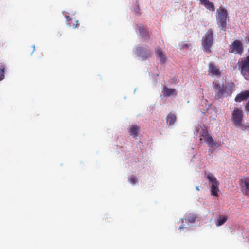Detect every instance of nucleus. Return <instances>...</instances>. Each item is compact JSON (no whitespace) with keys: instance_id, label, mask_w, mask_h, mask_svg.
<instances>
[{"instance_id":"7","label":"nucleus","mask_w":249,"mask_h":249,"mask_svg":"<svg viewBox=\"0 0 249 249\" xmlns=\"http://www.w3.org/2000/svg\"><path fill=\"white\" fill-rule=\"evenodd\" d=\"M240 185L243 194L249 196V176L239 180Z\"/></svg>"},{"instance_id":"5","label":"nucleus","mask_w":249,"mask_h":249,"mask_svg":"<svg viewBox=\"0 0 249 249\" xmlns=\"http://www.w3.org/2000/svg\"><path fill=\"white\" fill-rule=\"evenodd\" d=\"M243 116V111L241 109L237 108H234L232 113V119L233 124L236 127H243L242 124Z\"/></svg>"},{"instance_id":"27","label":"nucleus","mask_w":249,"mask_h":249,"mask_svg":"<svg viewBox=\"0 0 249 249\" xmlns=\"http://www.w3.org/2000/svg\"><path fill=\"white\" fill-rule=\"evenodd\" d=\"M196 190H197V191H199V187H198V186H196Z\"/></svg>"},{"instance_id":"17","label":"nucleus","mask_w":249,"mask_h":249,"mask_svg":"<svg viewBox=\"0 0 249 249\" xmlns=\"http://www.w3.org/2000/svg\"><path fill=\"white\" fill-rule=\"evenodd\" d=\"M140 129L139 127L137 125H132L129 130L130 135H133V137H136L138 135V132Z\"/></svg>"},{"instance_id":"8","label":"nucleus","mask_w":249,"mask_h":249,"mask_svg":"<svg viewBox=\"0 0 249 249\" xmlns=\"http://www.w3.org/2000/svg\"><path fill=\"white\" fill-rule=\"evenodd\" d=\"M205 142L211 148H217L220 146V144L214 141L213 138L208 134L203 135Z\"/></svg>"},{"instance_id":"14","label":"nucleus","mask_w":249,"mask_h":249,"mask_svg":"<svg viewBox=\"0 0 249 249\" xmlns=\"http://www.w3.org/2000/svg\"><path fill=\"white\" fill-rule=\"evenodd\" d=\"M209 71L214 75H220V72L217 67L212 63L209 64Z\"/></svg>"},{"instance_id":"13","label":"nucleus","mask_w":249,"mask_h":249,"mask_svg":"<svg viewBox=\"0 0 249 249\" xmlns=\"http://www.w3.org/2000/svg\"><path fill=\"white\" fill-rule=\"evenodd\" d=\"M138 31L141 36L145 40L149 39L150 35L149 33L146 30L143 25H140L138 27Z\"/></svg>"},{"instance_id":"28","label":"nucleus","mask_w":249,"mask_h":249,"mask_svg":"<svg viewBox=\"0 0 249 249\" xmlns=\"http://www.w3.org/2000/svg\"><path fill=\"white\" fill-rule=\"evenodd\" d=\"M245 128L246 129H249V125H247V126H245Z\"/></svg>"},{"instance_id":"19","label":"nucleus","mask_w":249,"mask_h":249,"mask_svg":"<svg viewBox=\"0 0 249 249\" xmlns=\"http://www.w3.org/2000/svg\"><path fill=\"white\" fill-rule=\"evenodd\" d=\"M5 66L1 65L0 66V81L4 78Z\"/></svg>"},{"instance_id":"24","label":"nucleus","mask_w":249,"mask_h":249,"mask_svg":"<svg viewBox=\"0 0 249 249\" xmlns=\"http://www.w3.org/2000/svg\"><path fill=\"white\" fill-rule=\"evenodd\" d=\"M66 21L67 22H69L70 21H72V18H70L69 16H66Z\"/></svg>"},{"instance_id":"25","label":"nucleus","mask_w":249,"mask_h":249,"mask_svg":"<svg viewBox=\"0 0 249 249\" xmlns=\"http://www.w3.org/2000/svg\"><path fill=\"white\" fill-rule=\"evenodd\" d=\"M190 46V45H188V44H183V45H182V47L183 48H185V47H188V46Z\"/></svg>"},{"instance_id":"26","label":"nucleus","mask_w":249,"mask_h":249,"mask_svg":"<svg viewBox=\"0 0 249 249\" xmlns=\"http://www.w3.org/2000/svg\"><path fill=\"white\" fill-rule=\"evenodd\" d=\"M184 228V226H182V225H181L180 227H179V229H183Z\"/></svg>"},{"instance_id":"4","label":"nucleus","mask_w":249,"mask_h":249,"mask_svg":"<svg viewBox=\"0 0 249 249\" xmlns=\"http://www.w3.org/2000/svg\"><path fill=\"white\" fill-rule=\"evenodd\" d=\"M207 179L211 184V195L218 197V192L219 191V182L216 178L211 173H205Z\"/></svg>"},{"instance_id":"1","label":"nucleus","mask_w":249,"mask_h":249,"mask_svg":"<svg viewBox=\"0 0 249 249\" xmlns=\"http://www.w3.org/2000/svg\"><path fill=\"white\" fill-rule=\"evenodd\" d=\"M213 87L216 91L215 98L219 99L222 97L231 96L234 89L235 85L231 81H227L222 86L218 83H215Z\"/></svg>"},{"instance_id":"6","label":"nucleus","mask_w":249,"mask_h":249,"mask_svg":"<svg viewBox=\"0 0 249 249\" xmlns=\"http://www.w3.org/2000/svg\"><path fill=\"white\" fill-rule=\"evenodd\" d=\"M229 52L235 54L241 55L243 52L242 43L239 40L234 41L230 46Z\"/></svg>"},{"instance_id":"23","label":"nucleus","mask_w":249,"mask_h":249,"mask_svg":"<svg viewBox=\"0 0 249 249\" xmlns=\"http://www.w3.org/2000/svg\"><path fill=\"white\" fill-rule=\"evenodd\" d=\"M245 110L249 112V101L246 103L245 106Z\"/></svg>"},{"instance_id":"22","label":"nucleus","mask_w":249,"mask_h":249,"mask_svg":"<svg viewBox=\"0 0 249 249\" xmlns=\"http://www.w3.org/2000/svg\"><path fill=\"white\" fill-rule=\"evenodd\" d=\"M76 23L75 24H73V25H72V26L73 27V28H76L78 26V25H79L78 21V20H77V21H76ZM68 24H69V25L70 26H72V25H71V23H70V22H69V23H68Z\"/></svg>"},{"instance_id":"12","label":"nucleus","mask_w":249,"mask_h":249,"mask_svg":"<svg viewBox=\"0 0 249 249\" xmlns=\"http://www.w3.org/2000/svg\"><path fill=\"white\" fill-rule=\"evenodd\" d=\"M162 93L164 97H169L172 95H176V92L175 89H170L166 86H164Z\"/></svg>"},{"instance_id":"11","label":"nucleus","mask_w":249,"mask_h":249,"mask_svg":"<svg viewBox=\"0 0 249 249\" xmlns=\"http://www.w3.org/2000/svg\"><path fill=\"white\" fill-rule=\"evenodd\" d=\"M201 4H202L207 9L211 11H214L215 7L213 3L210 2L209 0H199Z\"/></svg>"},{"instance_id":"16","label":"nucleus","mask_w":249,"mask_h":249,"mask_svg":"<svg viewBox=\"0 0 249 249\" xmlns=\"http://www.w3.org/2000/svg\"><path fill=\"white\" fill-rule=\"evenodd\" d=\"M228 217L226 215H220L216 222V226H220L224 224L227 220Z\"/></svg>"},{"instance_id":"20","label":"nucleus","mask_w":249,"mask_h":249,"mask_svg":"<svg viewBox=\"0 0 249 249\" xmlns=\"http://www.w3.org/2000/svg\"><path fill=\"white\" fill-rule=\"evenodd\" d=\"M197 216L193 214H189L187 217V220L188 222L193 223H194L196 221V218Z\"/></svg>"},{"instance_id":"9","label":"nucleus","mask_w":249,"mask_h":249,"mask_svg":"<svg viewBox=\"0 0 249 249\" xmlns=\"http://www.w3.org/2000/svg\"><path fill=\"white\" fill-rule=\"evenodd\" d=\"M137 53L138 56L147 58L151 55V51L143 47H138L136 49Z\"/></svg>"},{"instance_id":"10","label":"nucleus","mask_w":249,"mask_h":249,"mask_svg":"<svg viewBox=\"0 0 249 249\" xmlns=\"http://www.w3.org/2000/svg\"><path fill=\"white\" fill-rule=\"evenodd\" d=\"M249 98V90H245L238 94L235 98V101L237 102L246 100Z\"/></svg>"},{"instance_id":"18","label":"nucleus","mask_w":249,"mask_h":249,"mask_svg":"<svg viewBox=\"0 0 249 249\" xmlns=\"http://www.w3.org/2000/svg\"><path fill=\"white\" fill-rule=\"evenodd\" d=\"M166 120L169 124H174L176 120V116L174 114L170 113L168 115Z\"/></svg>"},{"instance_id":"15","label":"nucleus","mask_w":249,"mask_h":249,"mask_svg":"<svg viewBox=\"0 0 249 249\" xmlns=\"http://www.w3.org/2000/svg\"><path fill=\"white\" fill-rule=\"evenodd\" d=\"M156 55L160 58L161 63L164 64L166 61V57L165 56L163 52L160 49L158 48L155 52Z\"/></svg>"},{"instance_id":"3","label":"nucleus","mask_w":249,"mask_h":249,"mask_svg":"<svg viewBox=\"0 0 249 249\" xmlns=\"http://www.w3.org/2000/svg\"><path fill=\"white\" fill-rule=\"evenodd\" d=\"M213 41V32L212 29L207 31L206 34L202 38V44L204 51L210 53H211V47Z\"/></svg>"},{"instance_id":"2","label":"nucleus","mask_w":249,"mask_h":249,"mask_svg":"<svg viewBox=\"0 0 249 249\" xmlns=\"http://www.w3.org/2000/svg\"><path fill=\"white\" fill-rule=\"evenodd\" d=\"M216 19L217 24L221 30L226 31L227 27V20L228 13L227 10L222 7H219L216 10Z\"/></svg>"},{"instance_id":"21","label":"nucleus","mask_w":249,"mask_h":249,"mask_svg":"<svg viewBox=\"0 0 249 249\" xmlns=\"http://www.w3.org/2000/svg\"><path fill=\"white\" fill-rule=\"evenodd\" d=\"M137 182V178L134 176H132L130 178V183L131 184H135Z\"/></svg>"}]
</instances>
